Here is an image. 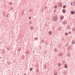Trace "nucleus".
Instances as JSON below:
<instances>
[{"instance_id":"obj_1","label":"nucleus","mask_w":75,"mask_h":75,"mask_svg":"<svg viewBox=\"0 0 75 75\" xmlns=\"http://www.w3.org/2000/svg\"><path fill=\"white\" fill-rule=\"evenodd\" d=\"M52 20L53 21H57L58 20V17L55 15L52 18Z\"/></svg>"},{"instance_id":"obj_2","label":"nucleus","mask_w":75,"mask_h":75,"mask_svg":"<svg viewBox=\"0 0 75 75\" xmlns=\"http://www.w3.org/2000/svg\"><path fill=\"white\" fill-rule=\"evenodd\" d=\"M59 6L60 7H62V4L61 2L59 3Z\"/></svg>"},{"instance_id":"obj_3","label":"nucleus","mask_w":75,"mask_h":75,"mask_svg":"<svg viewBox=\"0 0 75 75\" xmlns=\"http://www.w3.org/2000/svg\"><path fill=\"white\" fill-rule=\"evenodd\" d=\"M70 13L71 14H74L75 13V12L73 11H71L70 12Z\"/></svg>"},{"instance_id":"obj_4","label":"nucleus","mask_w":75,"mask_h":75,"mask_svg":"<svg viewBox=\"0 0 75 75\" xmlns=\"http://www.w3.org/2000/svg\"><path fill=\"white\" fill-rule=\"evenodd\" d=\"M64 67L65 68H66V69H67V68H68V65L67 64H65L64 65Z\"/></svg>"},{"instance_id":"obj_5","label":"nucleus","mask_w":75,"mask_h":75,"mask_svg":"<svg viewBox=\"0 0 75 75\" xmlns=\"http://www.w3.org/2000/svg\"><path fill=\"white\" fill-rule=\"evenodd\" d=\"M54 51L55 52H58V50H57V49L56 48H55L54 49Z\"/></svg>"},{"instance_id":"obj_6","label":"nucleus","mask_w":75,"mask_h":75,"mask_svg":"<svg viewBox=\"0 0 75 75\" xmlns=\"http://www.w3.org/2000/svg\"><path fill=\"white\" fill-rule=\"evenodd\" d=\"M67 22L66 21H64L63 22H62V23L64 24V25H65V24H67Z\"/></svg>"},{"instance_id":"obj_7","label":"nucleus","mask_w":75,"mask_h":75,"mask_svg":"<svg viewBox=\"0 0 75 75\" xmlns=\"http://www.w3.org/2000/svg\"><path fill=\"white\" fill-rule=\"evenodd\" d=\"M48 33L49 34V35H52V31H49L48 32Z\"/></svg>"},{"instance_id":"obj_8","label":"nucleus","mask_w":75,"mask_h":75,"mask_svg":"<svg viewBox=\"0 0 75 75\" xmlns=\"http://www.w3.org/2000/svg\"><path fill=\"white\" fill-rule=\"evenodd\" d=\"M66 11V10L65 9H63L62 10V12H63V13L64 14H65V13Z\"/></svg>"},{"instance_id":"obj_9","label":"nucleus","mask_w":75,"mask_h":75,"mask_svg":"<svg viewBox=\"0 0 75 75\" xmlns=\"http://www.w3.org/2000/svg\"><path fill=\"white\" fill-rule=\"evenodd\" d=\"M59 57H62V53H61L59 54Z\"/></svg>"},{"instance_id":"obj_10","label":"nucleus","mask_w":75,"mask_h":75,"mask_svg":"<svg viewBox=\"0 0 75 75\" xmlns=\"http://www.w3.org/2000/svg\"><path fill=\"white\" fill-rule=\"evenodd\" d=\"M64 18V17L63 16H61L60 17V20H62Z\"/></svg>"},{"instance_id":"obj_11","label":"nucleus","mask_w":75,"mask_h":75,"mask_svg":"<svg viewBox=\"0 0 75 75\" xmlns=\"http://www.w3.org/2000/svg\"><path fill=\"white\" fill-rule=\"evenodd\" d=\"M67 55L68 57H70V55H71V54L70 53H69L67 54Z\"/></svg>"},{"instance_id":"obj_12","label":"nucleus","mask_w":75,"mask_h":75,"mask_svg":"<svg viewBox=\"0 0 75 75\" xmlns=\"http://www.w3.org/2000/svg\"><path fill=\"white\" fill-rule=\"evenodd\" d=\"M72 42L73 44H75V42H74V40H72Z\"/></svg>"},{"instance_id":"obj_13","label":"nucleus","mask_w":75,"mask_h":75,"mask_svg":"<svg viewBox=\"0 0 75 75\" xmlns=\"http://www.w3.org/2000/svg\"><path fill=\"white\" fill-rule=\"evenodd\" d=\"M30 28L31 30H33V27L31 26L30 27Z\"/></svg>"},{"instance_id":"obj_14","label":"nucleus","mask_w":75,"mask_h":75,"mask_svg":"<svg viewBox=\"0 0 75 75\" xmlns=\"http://www.w3.org/2000/svg\"><path fill=\"white\" fill-rule=\"evenodd\" d=\"M63 8H66V6L64 5L63 6Z\"/></svg>"},{"instance_id":"obj_15","label":"nucleus","mask_w":75,"mask_h":75,"mask_svg":"<svg viewBox=\"0 0 75 75\" xmlns=\"http://www.w3.org/2000/svg\"><path fill=\"white\" fill-rule=\"evenodd\" d=\"M61 64H60L59 63L58 64V66H59V67H60V66H61Z\"/></svg>"},{"instance_id":"obj_16","label":"nucleus","mask_w":75,"mask_h":75,"mask_svg":"<svg viewBox=\"0 0 75 75\" xmlns=\"http://www.w3.org/2000/svg\"><path fill=\"white\" fill-rule=\"evenodd\" d=\"M57 5H55V6H54V8H57Z\"/></svg>"},{"instance_id":"obj_17","label":"nucleus","mask_w":75,"mask_h":75,"mask_svg":"<svg viewBox=\"0 0 75 75\" xmlns=\"http://www.w3.org/2000/svg\"><path fill=\"white\" fill-rule=\"evenodd\" d=\"M9 5H11V4H12V2H9Z\"/></svg>"},{"instance_id":"obj_18","label":"nucleus","mask_w":75,"mask_h":75,"mask_svg":"<svg viewBox=\"0 0 75 75\" xmlns=\"http://www.w3.org/2000/svg\"><path fill=\"white\" fill-rule=\"evenodd\" d=\"M68 35V33H65V35Z\"/></svg>"},{"instance_id":"obj_19","label":"nucleus","mask_w":75,"mask_h":75,"mask_svg":"<svg viewBox=\"0 0 75 75\" xmlns=\"http://www.w3.org/2000/svg\"><path fill=\"white\" fill-rule=\"evenodd\" d=\"M42 43H44V40H42Z\"/></svg>"},{"instance_id":"obj_20","label":"nucleus","mask_w":75,"mask_h":75,"mask_svg":"<svg viewBox=\"0 0 75 75\" xmlns=\"http://www.w3.org/2000/svg\"><path fill=\"white\" fill-rule=\"evenodd\" d=\"M54 75H57V73H54Z\"/></svg>"},{"instance_id":"obj_21","label":"nucleus","mask_w":75,"mask_h":75,"mask_svg":"<svg viewBox=\"0 0 75 75\" xmlns=\"http://www.w3.org/2000/svg\"><path fill=\"white\" fill-rule=\"evenodd\" d=\"M71 48V46H69L68 47V50H69Z\"/></svg>"},{"instance_id":"obj_22","label":"nucleus","mask_w":75,"mask_h":75,"mask_svg":"<svg viewBox=\"0 0 75 75\" xmlns=\"http://www.w3.org/2000/svg\"><path fill=\"white\" fill-rule=\"evenodd\" d=\"M32 68H30V71H32Z\"/></svg>"},{"instance_id":"obj_23","label":"nucleus","mask_w":75,"mask_h":75,"mask_svg":"<svg viewBox=\"0 0 75 75\" xmlns=\"http://www.w3.org/2000/svg\"><path fill=\"white\" fill-rule=\"evenodd\" d=\"M61 27H59V31L60 30H61Z\"/></svg>"},{"instance_id":"obj_24","label":"nucleus","mask_w":75,"mask_h":75,"mask_svg":"<svg viewBox=\"0 0 75 75\" xmlns=\"http://www.w3.org/2000/svg\"><path fill=\"white\" fill-rule=\"evenodd\" d=\"M68 45V43H67L66 45V47H67Z\"/></svg>"},{"instance_id":"obj_25","label":"nucleus","mask_w":75,"mask_h":75,"mask_svg":"<svg viewBox=\"0 0 75 75\" xmlns=\"http://www.w3.org/2000/svg\"><path fill=\"white\" fill-rule=\"evenodd\" d=\"M73 5V3H72V2H71V6H72V5Z\"/></svg>"},{"instance_id":"obj_26","label":"nucleus","mask_w":75,"mask_h":75,"mask_svg":"<svg viewBox=\"0 0 75 75\" xmlns=\"http://www.w3.org/2000/svg\"><path fill=\"white\" fill-rule=\"evenodd\" d=\"M31 23H32V22L31 21H30V22H29V24H31Z\"/></svg>"},{"instance_id":"obj_27","label":"nucleus","mask_w":75,"mask_h":75,"mask_svg":"<svg viewBox=\"0 0 75 75\" xmlns=\"http://www.w3.org/2000/svg\"><path fill=\"white\" fill-rule=\"evenodd\" d=\"M37 39H38V38H35V40H37Z\"/></svg>"},{"instance_id":"obj_28","label":"nucleus","mask_w":75,"mask_h":75,"mask_svg":"<svg viewBox=\"0 0 75 75\" xmlns=\"http://www.w3.org/2000/svg\"><path fill=\"white\" fill-rule=\"evenodd\" d=\"M6 17H7V18L8 17V15H6Z\"/></svg>"},{"instance_id":"obj_29","label":"nucleus","mask_w":75,"mask_h":75,"mask_svg":"<svg viewBox=\"0 0 75 75\" xmlns=\"http://www.w3.org/2000/svg\"><path fill=\"white\" fill-rule=\"evenodd\" d=\"M29 53H28V52H27L26 53V54H28Z\"/></svg>"},{"instance_id":"obj_30","label":"nucleus","mask_w":75,"mask_h":75,"mask_svg":"<svg viewBox=\"0 0 75 75\" xmlns=\"http://www.w3.org/2000/svg\"><path fill=\"white\" fill-rule=\"evenodd\" d=\"M67 28L68 29L69 28V26H67Z\"/></svg>"},{"instance_id":"obj_31","label":"nucleus","mask_w":75,"mask_h":75,"mask_svg":"<svg viewBox=\"0 0 75 75\" xmlns=\"http://www.w3.org/2000/svg\"><path fill=\"white\" fill-rule=\"evenodd\" d=\"M45 10H46V9H47V7H45Z\"/></svg>"},{"instance_id":"obj_32","label":"nucleus","mask_w":75,"mask_h":75,"mask_svg":"<svg viewBox=\"0 0 75 75\" xmlns=\"http://www.w3.org/2000/svg\"><path fill=\"white\" fill-rule=\"evenodd\" d=\"M29 19L30 20L31 19V17H29Z\"/></svg>"},{"instance_id":"obj_33","label":"nucleus","mask_w":75,"mask_h":75,"mask_svg":"<svg viewBox=\"0 0 75 75\" xmlns=\"http://www.w3.org/2000/svg\"><path fill=\"white\" fill-rule=\"evenodd\" d=\"M70 33H71V32H69V34H70Z\"/></svg>"},{"instance_id":"obj_34","label":"nucleus","mask_w":75,"mask_h":75,"mask_svg":"<svg viewBox=\"0 0 75 75\" xmlns=\"http://www.w3.org/2000/svg\"><path fill=\"white\" fill-rule=\"evenodd\" d=\"M73 31H75V30L74 29H73Z\"/></svg>"},{"instance_id":"obj_35","label":"nucleus","mask_w":75,"mask_h":75,"mask_svg":"<svg viewBox=\"0 0 75 75\" xmlns=\"http://www.w3.org/2000/svg\"><path fill=\"white\" fill-rule=\"evenodd\" d=\"M24 75H26V74H24Z\"/></svg>"}]
</instances>
